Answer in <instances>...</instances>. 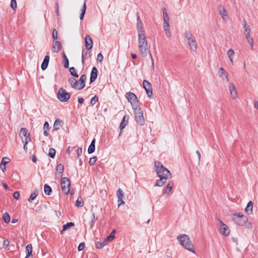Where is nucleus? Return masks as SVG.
<instances>
[{"label":"nucleus","instance_id":"1","mask_svg":"<svg viewBox=\"0 0 258 258\" xmlns=\"http://www.w3.org/2000/svg\"><path fill=\"white\" fill-rule=\"evenodd\" d=\"M138 38L139 51L142 56L145 57L147 56L149 50L145 31H140L138 34Z\"/></svg>","mask_w":258,"mask_h":258},{"label":"nucleus","instance_id":"2","mask_svg":"<svg viewBox=\"0 0 258 258\" xmlns=\"http://www.w3.org/2000/svg\"><path fill=\"white\" fill-rule=\"evenodd\" d=\"M154 166L156 172L158 177H166V178H171V174L170 171L159 161H155Z\"/></svg>","mask_w":258,"mask_h":258},{"label":"nucleus","instance_id":"3","mask_svg":"<svg viewBox=\"0 0 258 258\" xmlns=\"http://www.w3.org/2000/svg\"><path fill=\"white\" fill-rule=\"evenodd\" d=\"M177 239L183 247L192 253H195V250L193 248L194 245L187 235L180 234L177 236Z\"/></svg>","mask_w":258,"mask_h":258},{"label":"nucleus","instance_id":"4","mask_svg":"<svg viewBox=\"0 0 258 258\" xmlns=\"http://www.w3.org/2000/svg\"><path fill=\"white\" fill-rule=\"evenodd\" d=\"M135 118L137 122L140 125H143L145 123V119L143 117V112L141 108L139 106L133 109Z\"/></svg>","mask_w":258,"mask_h":258},{"label":"nucleus","instance_id":"5","mask_svg":"<svg viewBox=\"0 0 258 258\" xmlns=\"http://www.w3.org/2000/svg\"><path fill=\"white\" fill-rule=\"evenodd\" d=\"M233 220L236 224L241 226H244L248 221L247 217L240 213L234 214Z\"/></svg>","mask_w":258,"mask_h":258},{"label":"nucleus","instance_id":"6","mask_svg":"<svg viewBox=\"0 0 258 258\" xmlns=\"http://www.w3.org/2000/svg\"><path fill=\"white\" fill-rule=\"evenodd\" d=\"M125 97L131 103L133 109L140 106L137 97L135 94L132 92H127L125 94Z\"/></svg>","mask_w":258,"mask_h":258},{"label":"nucleus","instance_id":"7","mask_svg":"<svg viewBox=\"0 0 258 258\" xmlns=\"http://www.w3.org/2000/svg\"><path fill=\"white\" fill-rule=\"evenodd\" d=\"M71 182L67 177H63L61 180V187L62 191L66 195L69 194L70 190Z\"/></svg>","mask_w":258,"mask_h":258},{"label":"nucleus","instance_id":"8","mask_svg":"<svg viewBox=\"0 0 258 258\" xmlns=\"http://www.w3.org/2000/svg\"><path fill=\"white\" fill-rule=\"evenodd\" d=\"M19 136L23 143L28 144L31 140L30 133L26 128H22L20 130Z\"/></svg>","mask_w":258,"mask_h":258},{"label":"nucleus","instance_id":"9","mask_svg":"<svg viewBox=\"0 0 258 258\" xmlns=\"http://www.w3.org/2000/svg\"><path fill=\"white\" fill-rule=\"evenodd\" d=\"M71 97V95L69 93L67 92L66 90L61 88L58 92L57 98L61 102L67 101Z\"/></svg>","mask_w":258,"mask_h":258},{"label":"nucleus","instance_id":"10","mask_svg":"<svg viewBox=\"0 0 258 258\" xmlns=\"http://www.w3.org/2000/svg\"><path fill=\"white\" fill-rule=\"evenodd\" d=\"M218 220L220 223V225L219 226V232L225 236H228L230 234V230L228 227L221 220L219 219Z\"/></svg>","mask_w":258,"mask_h":258},{"label":"nucleus","instance_id":"11","mask_svg":"<svg viewBox=\"0 0 258 258\" xmlns=\"http://www.w3.org/2000/svg\"><path fill=\"white\" fill-rule=\"evenodd\" d=\"M162 12L164 21V29L165 31H168L170 30L169 18L166 9L165 8L162 9Z\"/></svg>","mask_w":258,"mask_h":258},{"label":"nucleus","instance_id":"12","mask_svg":"<svg viewBox=\"0 0 258 258\" xmlns=\"http://www.w3.org/2000/svg\"><path fill=\"white\" fill-rule=\"evenodd\" d=\"M143 87L145 89L148 96L151 98L153 95L152 88L151 84L147 80L143 81Z\"/></svg>","mask_w":258,"mask_h":258},{"label":"nucleus","instance_id":"13","mask_svg":"<svg viewBox=\"0 0 258 258\" xmlns=\"http://www.w3.org/2000/svg\"><path fill=\"white\" fill-rule=\"evenodd\" d=\"M250 30H246L244 31V35L245 37L246 40L248 43V44L249 45L250 48L251 50L253 49V44H254V41L253 38L250 36Z\"/></svg>","mask_w":258,"mask_h":258},{"label":"nucleus","instance_id":"14","mask_svg":"<svg viewBox=\"0 0 258 258\" xmlns=\"http://www.w3.org/2000/svg\"><path fill=\"white\" fill-rule=\"evenodd\" d=\"M228 88L231 98L233 99H236L237 98V92L236 90L234 84L232 82L230 83L229 84Z\"/></svg>","mask_w":258,"mask_h":258},{"label":"nucleus","instance_id":"15","mask_svg":"<svg viewBox=\"0 0 258 258\" xmlns=\"http://www.w3.org/2000/svg\"><path fill=\"white\" fill-rule=\"evenodd\" d=\"M87 80V76L85 74L81 76L79 81H77L78 90H81L85 86V82Z\"/></svg>","mask_w":258,"mask_h":258},{"label":"nucleus","instance_id":"16","mask_svg":"<svg viewBox=\"0 0 258 258\" xmlns=\"http://www.w3.org/2000/svg\"><path fill=\"white\" fill-rule=\"evenodd\" d=\"M219 76L223 81L229 82L228 74L223 68L219 69Z\"/></svg>","mask_w":258,"mask_h":258},{"label":"nucleus","instance_id":"17","mask_svg":"<svg viewBox=\"0 0 258 258\" xmlns=\"http://www.w3.org/2000/svg\"><path fill=\"white\" fill-rule=\"evenodd\" d=\"M116 196L118 199V207H119L121 205H124L125 203L123 201L124 194L121 189H118V190L116 191Z\"/></svg>","mask_w":258,"mask_h":258},{"label":"nucleus","instance_id":"18","mask_svg":"<svg viewBox=\"0 0 258 258\" xmlns=\"http://www.w3.org/2000/svg\"><path fill=\"white\" fill-rule=\"evenodd\" d=\"M85 46L87 49H91L93 47L92 39L89 35H87L85 37Z\"/></svg>","mask_w":258,"mask_h":258},{"label":"nucleus","instance_id":"19","mask_svg":"<svg viewBox=\"0 0 258 258\" xmlns=\"http://www.w3.org/2000/svg\"><path fill=\"white\" fill-rule=\"evenodd\" d=\"M61 43L59 41H55L52 43V51L53 52H58L61 48Z\"/></svg>","mask_w":258,"mask_h":258},{"label":"nucleus","instance_id":"20","mask_svg":"<svg viewBox=\"0 0 258 258\" xmlns=\"http://www.w3.org/2000/svg\"><path fill=\"white\" fill-rule=\"evenodd\" d=\"M190 49L195 51L197 49V45L195 38H191L187 41Z\"/></svg>","mask_w":258,"mask_h":258},{"label":"nucleus","instance_id":"21","mask_svg":"<svg viewBox=\"0 0 258 258\" xmlns=\"http://www.w3.org/2000/svg\"><path fill=\"white\" fill-rule=\"evenodd\" d=\"M64 170V166L62 164L57 165L56 168V172L55 173V176L56 177H61V174Z\"/></svg>","mask_w":258,"mask_h":258},{"label":"nucleus","instance_id":"22","mask_svg":"<svg viewBox=\"0 0 258 258\" xmlns=\"http://www.w3.org/2000/svg\"><path fill=\"white\" fill-rule=\"evenodd\" d=\"M173 182L172 181H170L167 184L166 188L164 189L163 191L164 195H169L170 192L171 191L172 187L173 186Z\"/></svg>","mask_w":258,"mask_h":258},{"label":"nucleus","instance_id":"23","mask_svg":"<svg viewBox=\"0 0 258 258\" xmlns=\"http://www.w3.org/2000/svg\"><path fill=\"white\" fill-rule=\"evenodd\" d=\"M97 69L96 67H93L92 69L90 76V82L92 83L96 79L97 77Z\"/></svg>","mask_w":258,"mask_h":258},{"label":"nucleus","instance_id":"24","mask_svg":"<svg viewBox=\"0 0 258 258\" xmlns=\"http://www.w3.org/2000/svg\"><path fill=\"white\" fill-rule=\"evenodd\" d=\"M49 61V56L46 55L44 60L41 64V69L42 70H45L48 67Z\"/></svg>","mask_w":258,"mask_h":258},{"label":"nucleus","instance_id":"25","mask_svg":"<svg viewBox=\"0 0 258 258\" xmlns=\"http://www.w3.org/2000/svg\"><path fill=\"white\" fill-rule=\"evenodd\" d=\"M160 178L159 179L157 180L155 186H162L166 182L167 179L168 178H166V177H159Z\"/></svg>","mask_w":258,"mask_h":258},{"label":"nucleus","instance_id":"26","mask_svg":"<svg viewBox=\"0 0 258 258\" xmlns=\"http://www.w3.org/2000/svg\"><path fill=\"white\" fill-rule=\"evenodd\" d=\"M252 208L253 203L251 201H249L247 203V206L245 209V211L248 214H251L252 213Z\"/></svg>","mask_w":258,"mask_h":258},{"label":"nucleus","instance_id":"27","mask_svg":"<svg viewBox=\"0 0 258 258\" xmlns=\"http://www.w3.org/2000/svg\"><path fill=\"white\" fill-rule=\"evenodd\" d=\"M108 241L106 239H104L103 242L97 241L95 242V246L97 248H102L105 245H107Z\"/></svg>","mask_w":258,"mask_h":258},{"label":"nucleus","instance_id":"28","mask_svg":"<svg viewBox=\"0 0 258 258\" xmlns=\"http://www.w3.org/2000/svg\"><path fill=\"white\" fill-rule=\"evenodd\" d=\"M95 139H94L92 141L91 144L88 148V152L89 154H91L94 152L95 149Z\"/></svg>","mask_w":258,"mask_h":258},{"label":"nucleus","instance_id":"29","mask_svg":"<svg viewBox=\"0 0 258 258\" xmlns=\"http://www.w3.org/2000/svg\"><path fill=\"white\" fill-rule=\"evenodd\" d=\"M69 82L71 84L72 87L74 89H77V80L74 78H71L69 79Z\"/></svg>","mask_w":258,"mask_h":258},{"label":"nucleus","instance_id":"30","mask_svg":"<svg viewBox=\"0 0 258 258\" xmlns=\"http://www.w3.org/2000/svg\"><path fill=\"white\" fill-rule=\"evenodd\" d=\"M90 53L91 49H87L85 53L83 51L82 55V62L83 64H84V60L89 58Z\"/></svg>","mask_w":258,"mask_h":258},{"label":"nucleus","instance_id":"31","mask_svg":"<svg viewBox=\"0 0 258 258\" xmlns=\"http://www.w3.org/2000/svg\"><path fill=\"white\" fill-rule=\"evenodd\" d=\"M143 24L142 21L141 20L139 16L137 17V30H138V34H139V31H144L143 28Z\"/></svg>","mask_w":258,"mask_h":258},{"label":"nucleus","instance_id":"32","mask_svg":"<svg viewBox=\"0 0 258 258\" xmlns=\"http://www.w3.org/2000/svg\"><path fill=\"white\" fill-rule=\"evenodd\" d=\"M227 55L228 56V58H229V60L232 64H233V56L234 55L235 52L233 51L232 49H230L227 51Z\"/></svg>","mask_w":258,"mask_h":258},{"label":"nucleus","instance_id":"33","mask_svg":"<svg viewBox=\"0 0 258 258\" xmlns=\"http://www.w3.org/2000/svg\"><path fill=\"white\" fill-rule=\"evenodd\" d=\"M61 121L59 119H56L53 124V130L57 131L58 130L61 126Z\"/></svg>","mask_w":258,"mask_h":258},{"label":"nucleus","instance_id":"34","mask_svg":"<svg viewBox=\"0 0 258 258\" xmlns=\"http://www.w3.org/2000/svg\"><path fill=\"white\" fill-rule=\"evenodd\" d=\"M44 192L47 195H50L52 192L51 187L47 184H45L44 186Z\"/></svg>","mask_w":258,"mask_h":258},{"label":"nucleus","instance_id":"35","mask_svg":"<svg viewBox=\"0 0 258 258\" xmlns=\"http://www.w3.org/2000/svg\"><path fill=\"white\" fill-rule=\"evenodd\" d=\"M43 134L45 136H47L48 135V131H49V123L47 121H46L43 126Z\"/></svg>","mask_w":258,"mask_h":258},{"label":"nucleus","instance_id":"36","mask_svg":"<svg viewBox=\"0 0 258 258\" xmlns=\"http://www.w3.org/2000/svg\"><path fill=\"white\" fill-rule=\"evenodd\" d=\"M62 57L64 61L63 66L65 68H68L69 65V61L67 56H66V54L64 52H63L62 53Z\"/></svg>","mask_w":258,"mask_h":258},{"label":"nucleus","instance_id":"37","mask_svg":"<svg viewBox=\"0 0 258 258\" xmlns=\"http://www.w3.org/2000/svg\"><path fill=\"white\" fill-rule=\"evenodd\" d=\"M27 256H31L32 253V246L31 244H28L26 247Z\"/></svg>","mask_w":258,"mask_h":258},{"label":"nucleus","instance_id":"38","mask_svg":"<svg viewBox=\"0 0 258 258\" xmlns=\"http://www.w3.org/2000/svg\"><path fill=\"white\" fill-rule=\"evenodd\" d=\"M38 195V191L37 190H34L31 195L30 197L28 199V201L29 202H32V201H33L36 197Z\"/></svg>","mask_w":258,"mask_h":258},{"label":"nucleus","instance_id":"39","mask_svg":"<svg viewBox=\"0 0 258 258\" xmlns=\"http://www.w3.org/2000/svg\"><path fill=\"white\" fill-rule=\"evenodd\" d=\"M220 14L223 19L227 18L228 14L225 9L223 7L222 10L220 11Z\"/></svg>","mask_w":258,"mask_h":258},{"label":"nucleus","instance_id":"40","mask_svg":"<svg viewBox=\"0 0 258 258\" xmlns=\"http://www.w3.org/2000/svg\"><path fill=\"white\" fill-rule=\"evenodd\" d=\"M86 2L85 1L83 6L82 10V12L80 16V20H82L84 18L85 14L86 13Z\"/></svg>","mask_w":258,"mask_h":258},{"label":"nucleus","instance_id":"41","mask_svg":"<svg viewBox=\"0 0 258 258\" xmlns=\"http://www.w3.org/2000/svg\"><path fill=\"white\" fill-rule=\"evenodd\" d=\"M74 225V223L73 222H69L67 223L66 224L63 225V230L61 231V233H62L63 231L67 230L70 227L73 226Z\"/></svg>","mask_w":258,"mask_h":258},{"label":"nucleus","instance_id":"42","mask_svg":"<svg viewBox=\"0 0 258 258\" xmlns=\"http://www.w3.org/2000/svg\"><path fill=\"white\" fill-rule=\"evenodd\" d=\"M115 233V230H113L110 235L106 237L107 240L108 241H112L115 237L114 234Z\"/></svg>","mask_w":258,"mask_h":258},{"label":"nucleus","instance_id":"43","mask_svg":"<svg viewBox=\"0 0 258 258\" xmlns=\"http://www.w3.org/2000/svg\"><path fill=\"white\" fill-rule=\"evenodd\" d=\"M70 73H71V75H72L73 76H74L75 78H78L79 76L77 74V73L76 72V70H75L74 67L70 68Z\"/></svg>","mask_w":258,"mask_h":258},{"label":"nucleus","instance_id":"44","mask_svg":"<svg viewBox=\"0 0 258 258\" xmlns=\"http://www.w3.org/2000/svg\"><path fill=\"white\" fill-rule=\"evenodd\" d=\"M76 206L78 207H82L83 206V200L81 198H78Z\"/></svg>","mask_w":258,"mask_h":258},{"label":"nucleus","instance_id":"45","mask_svg":"<svg viewBox=\"0 0 258 258\" xmlns=\"http://www.w3.org/2000/svg\"><path fill=\"white\" fill-rule=\"evenodd\" d=\"M3 218L5 222H6L7 223H9L10 221V216L7 213H5L4 214Z\"/></svg>","mask_w":258,"mask_h":258},{"label":"nucleus","instance_id":"46","mask_svg":"<svg viewBox=\"0 0 258 258\" xmlns=\"http://www.w3.org/2000/svg\"><path fill=\"white\" fill-rule=\"evenodd\" d=\"M48 155L49 157L52 158H53L55 155V150L53 148H50L49 150Z\"/></svg>","mask_w":258,"mask_h":258},{"label":"nucleus","instance_id":"47","mask_svg":"<svg viewBox=\"0 0 258 258\" xmlns=\"http://www.w3.org/2000/svg\"><path fill=\"white\" fill-rule=\"evenodd\" d=\"M98 101V98L96 95H95L91 100L90 103L92 105H94Z\"/></svg>","mask_w":258,"mask_h":258},{"label":"nucleus","instance_id":"48","mask_svg":"<svg viewBox=\"0 0 258 258\" xmlns=\"http://www.w3.org/2000/svg\"><path fill=\"white\" fill-rule=\"evenodd\" d=\"M97 157L96 156H94L91 158L89 160V163L90 165H93L97 161Z\"/></svg>","mask_w":258,"mask_h":258},{"label":"nucleus","instance_id":"49","mask_svg":"<svg viewBox=\"0 0 258 258\" xmlns=\"http://www.w3.org/2000/svg\"><path fill=\"white\" fill-rule=\"evenodd\" d=\"M9 162V158L8 157H4L2 159L1 164H2L3 166H6V165Z\"/></svg>","mask_w":258,"mask_h":258},{"label":"nucleus","instance_id":"50","mask_svg":"<svg viewBox=\"0 0 258 258\" xmlns=\"http://www.w3.org/2000/svg\"><path fill=\"white\" fill-rule=\"evenodd\" d=\"M185 36L187 39V41H188V40L191 39V38H194V37H193L192 35L191 34V33L190 32H186L185 33Z\"/></svg>","mask_w":258,"mask_h":258},{"label":"nucleus","instance_id":"51","mask_svg":"<svg viewBox=\"0 0 258 258\" xmlns=\"http://www.w3.org/2000/svg\"><path fill=\"white\" fill-rule=\"evenodd\" d=\"M243 27L244 29V31H246V30L248 31V30H251L249 26L248 25H247V22L245 21H243Z\"/></svg>","mask_w":258,"mask_h":258},{"label":"nucleus","instance_id":"52","mask_svg":"<svg viewBox=\"0 0 258 258\" xmlns=\"http://www.w3.org/2000/svg\"><path fill=\"white\" fill-rule=\"evenodd\" d=\"M11 7L12 9L14 10H15L17 8V2L15 0H12L11 1Z\"/></svg>","mask_w":258,"mask_h":258},{"label":"nucleus","instance_id":"53","mask_svg":"<svg viewBox=\"0 0 258 258\" xmlns=\"http://www.w3.org/2000/svg\"><path fill=\"white\" fill-rule=\"evenodd\" d=\"M125 116H124L123 118V120L121 122L120 124V125H119V128H120V130L121 131L122 130H123L124 127L126 125V124L124 122V119H125Z\"/></svg>","mask_w":258,"mask_h":258},{"label":"nucleus","instance_id":"54","mask_svg":"<svg viewBox=\"0 0 258 258\" xmlns=\"http://www.w3.org/2000/svg\"><path fill=\"white\" fill-rule=\"evenodd\" d=\"M85 244L84 242H82V243H80L78 247V250L79 251L83 250L84 249V248H85Z\"/></svg>","mask_w":258,"mask_h":258},{"label":"nucleus","instance_id":"55","mask_svg":"<svg viewBox=\"0 0 258 258\" xmlns=\"http://www.w3.org/2000/svg\"><path fill=\"white\" fill-rule=\"evenodd\" d=\"M52 37L54 39L56 40L57 39V32L56 29H53L52 31Z\"/></svg>","mask_w":258,"mask_h":258},{"label":"nucleus","instance_id":"56","mask_svg":"<svg viewBox=\"0 0 258 258\" xmlns=\"http://www.w3.org/2000/svg\"><path fill=\"white\" fill-rule=\"evenodd\" d=\"M103 55L100 53H99L98 55H97V60L99 61V62H101L102 60H103Z\"/></svg>","mask_w":258,"mask_h":258},{"label":"nucleus","instance_id":"57","mask_svg":"<svg viewBox=\"0 0 258 258\" xmlns=\"http://www.w3.org/2000/svg\"><path fill=\"white\" fill-rule=\"evenodd\" d=\"M13 197H14V198H15L16 200L19 199V198L20 197V194H19V192L18 191H15L13 194Z\"/></svg>","mask_w":258,"mask_h":258},{"label":"nucleus","instance_id":"58","mask_svg":"<svg viewBox=\"0 0 258 258\" xmlns=\"http://www.w3.org/2000/svg\"><path fill=\"white\" fill-rule=\"evenodd\" d=\"M10 244V241L8 239H6L4 241L3 245L4 247H6L9 246Z\"/></svg>","mask_w":258,"mask_h":258},{"label":"nucleus","instance_id":"59","mask_svg":"<svg viewBox=\"0 0 258 258\" xmlns=\"http://www.w3.org/2000/svg\"><path fill=\"white\" fill-rule=\"evenodd\" d=\"M77 152L78 156L79 157L82 153V149L81 148H79L77 150Z\"/></svg>","mask_w":258,"mask_h":258},{"label":"nucleus","instance_id":"60","mask_svg":"<svg viewBox=\"0 0 258 258\" xmlns=\"http://www.w3.org/2000/svg\"><path fill=\"white\" fill-rule=\"evenodd\" d=\"M149 54H150V57H151V59L152 60V66L153 69H154V59L153 58L152 54H151V53L150 52H149Z\"/></svg>","mask_w":258,"mask_h":258},{"label":"nucleus","instance_id":"61","mask_svg":"<svg viewBox=\"0 0 258 258\" xmlns=\"http://www.w3.org/2000/svg\"><path fill=\"white\" fill-rule=\"evenodd\" d=\"M196 153H197V155L198 156L199 163H200V160H201V154H200V152L198 150H197L196 151Z\"/></svg>","mask_w":258,"mask_h":258},{"label":"nucleus","instance_id":"62","mask_svg":"<svg viewBox=\"0 0 258 258\" xmlns=\"http://www.w3.org/2000/svg\"><path fill=\"white\" fill-rule=\"evenodd\" d=\"M93 219L92 220V221H91V224H90V225H91V227H92L93 225L94 224V223L95 221H96V219H95V215H94V214H93Z\"/></svg>","mask_w":258,"mask_h":258},{"label":"nucleus","instance_id":"63","mask_svg":"<svg viewBox=\"0 0 258 258\" xmlns=\"http://www.w3.org/2000/svg\"><path fill=\"white\" fill-rule=\"evenodd\" d=\"M84 99L82 97H79L78 98V102L79 103L82 104L84 102Z\"/></svg>","mask_w":258,"mask_h":258},{"label":"nucleus","instance_id":"64","mask_svg":"<svg viewBox=\"0 0 258 258\" xmlns=\"http://www.w3.org/2000/svg\"><path fill=\"white\" fill-rule=\"evenodd\" d=\"M253 105L255 108L258 109V101H254Z\"/></svg>","mask_w":258,"mask_h":258}]
</instances>
